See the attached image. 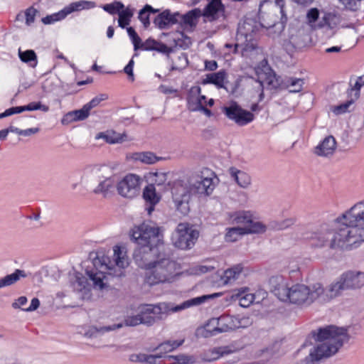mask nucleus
I'll list each match as a JSON object with an SVG mask.
<instances>
[{"mask_svg":"<svg viewBox=\"0 0 364 364\" xmlns=\"http://www.w3.org/2000/svg\"><path fill=\"white\" fill-rule=\"evenodd\" d=\"M101 267L106 270L97 272L95 269L86 270V274L89 279L92 282L95 289H103L107 286L109 277H121L124 276V271L128 266V259L123 253L119 247L115 246L114 248L112 261L107 257H102Z\"/></svg>","mask_w":364,"mask_h":364,"instance_id":"obj_3","label":"nucleus"},{"mask_svg":"<svg viewBox=\"0 0 364 364\" xmlns=\"http://www.w3.org/2000/svg\"><path fill=\"white\" fill-rule=\"evenodd\" d=\"M318 287H319L320 290L318 291L317 299H318L321 302H328L332 299L341 296L343 291L346 290L340 277L336 281L326 287L325 289L323 287L321 284L316 283V289Z\"/></svg>","mask_w":364,"mask_h":364,"instance_id":"obj_20","label":"nucleus"},{"mask_svg":"<svg viewBox=\"0 0 364 364\" xmlns=\"http://www.w3.org/2000/svg\"><path fill=\"white\" fill-rule=\"evenodd\" d=\"M73 285L75 290L81 291L88 285L87 279L82 274L77 272L75 274V281L73 282Z\"/></svg>","mask_w":364,"mask_h":364,"instance_id":"obj_43","label":"nucleus"},{"mask_svg":"<svg viewBox=\"0 0 364 364\" xmlns=\"http://www.w3.org/2000/svg\"><path fill=\"white\" fill-rule=\"evenodd\" d=\"M134 15L133 10L130 9L129 7H127L126 9H124L119 14V18H118V24L119 26L124 28L128 25H129L131 18Z\"/></svg>","mask_w":364,"mask_h":364,"instance_id":"obj_40","label":"nucleus"},{"mask_svg":"<svg viewBox=\"0 0 364 364\" xmlns=\"http://www.w3.org/2000/svg\"><path fill=\"white\" fill-rule=\"evenodd\" d=\"M141 323V320L139 316V313L135 316H127L124 319V325L127 326H136Z\"/></svg>","mask_w":364,"mask_h":364,"instance_id":"obj_56","label":"nucleus"},{"mask_svg":"<svg viewBox=\"0 0 364 364\" xmlns=\"http://www.w3.org/2000/svg\"><path fill=\"white\" fill-rule=\"evenodd\" d=\"M141 180L137 175L129 173L121 181H117V191L119 195L127 198H134L139 194Z\"/></svg>","mask_w":364,"mask_h":364,"instance_id":"obj_16","label":"nucleus"},{"mask_svg":"<svg viewBox=\"0 0 364 364\" xmlns=\"http://www.w3.org/2000/svg\"><path fill=\"white\" fill-rule=\"evenodd\" d=\"M168 248L164 244L138 245L134 250L133 258L139 267L147 271L159 259V256L161 252L166 251Z\"/></svg>","mask_w":364,"mask_h":364,"instance_id":"obj_8","label":"nucleus"},{"mask_svg":"<svg viewBox=\"0 0 364 364\" xmlns=\"http://www.w3.org/2000/svg\"><path fill=\"white\" fill-rule=\"evenodd\" d=\"M235 351V348L231 346L215 347L208 351L207 353L209 358H205V360L208 362L214 361L223 355L233 353Z\"/></svg>","mask_w":364,"mask_h":364,"instance_id":"obj_30","label":"nucleus"},{"mask_svg":"<svg viewBox=\"0 0 364 364\" xmlns=\"http://www.w3.org/2000/svg\"><path fill=\"white\" fill-rule=\"evenodd\" d=\"M23 112V106L12 107L6 109L4 112L0 114V119L11 116L14 114H20Z\"/></svg>","mask_w":364,"mask_h":364,"instance_id":"obj_57","label":"nucleus"},{"mask_svg":"<svg viewBox=\"0 0 364 364\" xmlns=\"http://www.w3.org/2000/svg\"><path fill=\"white\" fill-rule=\"evenodd\" d=\"M267 84L274 90L289 89L290 92H299L304 84V79L277 75L275 73L267 78Z\"/></svg>","mask_w":364,"mask_h":364,"instance_id":"obj_15","label":"nucleus"},{"mask_svg":"<svg viewBox=\"0 0 364 364\" xmlns=\"http://www.w3.org/2000/svg\"><path fill=\"white\" fill-rule=\"evenodd\" d=\"M123 326L124 324L122 323L99 327L92 326H89L88 328L85 331L83 335L84 336L89 338H96L100 335L105 333L106 332L121 328Z\"/></svg>","mask_w":364,"mask_h":364,"instance_id":"obj_27","label":"nucleus"},{"mask_svg":"<svg viewBox=\"0 0 364 364\" xmlns=\"http://www.w3.org/2000/svg\"><path fill=\"white\" fill-rule=\"evenodd\" d=\"M25 277H26L25 271L16 269L13 273L0 278V289L12 286L18 282L21 278Z\"/></svg>","mask_w":364,"mask_h":364,"instance_id":"obj_31","label":"nucleus"},{"mask_svg":"<svg viewBox=\"0 0 364 364\" xmlns=\"http://www.w3.org/2000/svg\"><path fill=\"white\" fill-rule=\"evenodd\" d=\"M18 56L22 62L29 64L31 67L35 68L37 65V55L34 50H26L25 51H21L19 49Z\"/></svg>","mask_w":364,"mask_h":364,"instance_id":"obj_39","label":"nucleus"},{"mask_svg":"<svg viewBox=\"0 0 364 364\" xmlns=\"http://www.w3.org/2000/svg\"><path fill=\"white\" fill-rule=\"evenodd\" d=\"M92 173L99 178L98 184L93 189V193L100 195L103 198H110L114 195L117 189V181L114 176H111V169L106 165H95L92 168Z\"/></svg>","mask_w":364,"mask_h":364,"instance_id":"obj_7","label":"nucleus"},{"mask_svg":"<svg viewBox=\"0 0 364 364\" xmlns=\"http://www.w3.org/2000/svg\"><path fill=\"white\" fill-rule=\"evenodd\" d=\"M364 85V76L359 77L353 88L350 90V94L354 92V98L357 99L359 96V91L361 87Z\"/></svg>","mask_w":364,"mask_h":364,"instance_id":"obj_58","label":"nucleus"},{"mask_svg":"<svg viewBox=\"0 0 364 364\" xmlns=\"http://www.w3.org/2000/svg\"><path fill=\"white\" fill-rule=\"evenodd\" d=\"M99 137L104 139L109 144H118L127 141V135L124 133L119 134L112 131L100 133Z\"/></svg>","mask_w":364,"mask_h":364,"instance_id":"obj_34","label":"nucleus"},{"mask_svg":"<svg viewBox=\"0 0 364 364\" xmlns=\"http://www.w3.org/2000/svg\"><path fill=\"white\" fill-rule=\"evenodd\" d=\"M77 119L75 117L73 111L68 112L66 114L63 116L61 119V122L63 124H68L73 122H77Z\"/></svg>","mask_w":364,"mask_h":364,"instance_id":"obj_63","label":"nucleus"},{"mask_svg":"<svg viewBox=\"0 0 364 364\" xmlns=\"http://www.w3.org/2000/svg\"><path fill=\"white\" fill-rule=\"evenodd\" d=\"M66 16H67V14L64 9L58 13H55V14L46 16V17L43 18L42 22L44 24H51L56 21L64 19Z\"/></svg>","mask_w":364,"mask_h":364,"instance_id":"obj_44","label":"nucleus"},{"mask_svg":"<svg viewBox=\"0 0 364 364\" xmlns=\"http://www.w3.org/2000/svg\"><path fill=\"white\" fill-rule=\"evenodd\" d=\"M355 98H351L347 102L332 107L331 111L336 115L349 112V107L353 104Z\"/></svg>","mask_w":364,"mask_h":364,"instance_id":"obj_46","label":"nucleus"},{"mask_svg":"<svg viewBox=\"0 0 364 364\" xmlns=\"http://www.w3.org/2000/svg\"><path fill=\"white\" fill-rule=\"evenodd\" d=\"M241 326L239 319L229 315H222L218 318H213L205 325V329L211 336L228 332Z\"/></svg>","mask_w":364,"mask_h":364,"instance_id":"obj_14","label":"nucleus"},{"mask_svg":"<svg viewBox=\"0 0 364 364\" xmlns=\"http://www.w3.org/2000/svg\"><path fill=\"white\" fill-rule=\"evenodd\" d=\"M127 33L129 36V38L132 40V42L134 45V50H137L139 49V44L141 41V39L137 34V33L135 31L134 28L132 27H127Z\"/></svg>","mask_w":364,"mask_h":364,"instance_id":"obj_49","label":"nucleus"},{"mask_svg":"<svg viewBox=\"0 0 364 364\" xmlns=\"http://www.w3.org/2000/svg\"><path fill=\"white\" fill-rule=\"evenodd\" d=\"M336 147L335 138L330 135L325 137L323 141L315 147L314 153L321 156L332 155Z\"/></svg>","mask_w":364,"mask_h":364,"instance_id":"obj_26","label":"nucleus"},{"mask_svg":"<svg viewBox=\"0 0 364 364\" xmlns=\"http://www.w3.org/2000/svg\"><path fill=\"white\" fill-rule=\"evenodd\" d=\"M364 200L355 203L348 210L338 218V221H344L348 226L341 230V235L351 236L352 240L364 242Z\"/></svg>","mask_w":364,"mask_h":364,"instance_id":"obj_6","label":"nucleus"},{"mask_svg":"<svg viewBox=\"0 0 364 364\" xmlns=\"http://www.w3.org/2000/svg\"><path fill=\"white\" fill-rule=\"evenodd\" d=\"M95 6V3L94 1L81 0L70 4L69 6L65 8V10L66 11L67 15H68L69 14L73 11H78L82 9H92Z\"/></svg>","mask_w":364,"mask_h":364,"instance_id":"obj_35","label":"nucleus"},{"mask_svg":"<svg viewBox=\"0 0 364 364\" xmlns=\"http://www.w3.org/2000/svg\"><path fill=\"white\" fill-rule=\"evenodd\" d=\"M261 27L262 24L252 18H247L242 23L239 24L237 40L245 39L244 51L249 52L256 49L257 44L255 42V36Z\"/></svg>","mask_w":364,"mask_h":364,"instance_id":"obj_11","label":"nucleus"},{"mask_svg":"<svg viewBox=\"0 0 364 364\" xmlns=\"http://www.w3.org/2000/svg\"><path fill=\"white\" fill-rule=\"evenodd\" d=\"M202 16V11L200 9H194L184 15L179 14L178 16V23L182 26H196L197 19Z\"/></svg>","mask_w":364,"mask_h":364,"instance_id":"obj_28","label":"nucleus"},{"mask_svg":"<svg viewBox=\"0 0 364 364\" xmlns=\"http://www.w3.org/2000/svg\"><path fill=\"white\" fill-rule=\"evenodd\" d=\"M130 237L137 245L164 244L159 236V228L146 223L134 226L130 232Z\"/></svg>","mask_w":364,"mask_h":364,"instance_id":"obj_9","label":"nucleus"},{"mask_svg":"<svg viewBox=\"0 0 364 364\" xmlns=\"http://www.w3.org/2000/svg\"><path fill=\"white\" fill-rule=\"evenodd\" d=\"M231 177L235 181L239 186L243 188H248L252 182L251 176L245 171L231 167L229 169Z\"/></svg>","mask_w":364,"mask_h":364,"instance_id":"obj_29","label":"nucleus"},{"mask_svg":"<svg viewBox=\"0 0 364 364\" xmlns=\"http://www.w3.org/2000/svg\"><path fill=\"white\" fill-rule=\"evenodd\" d=\"M37 13V11L33 8H29L26 10L25 13L26 16V22L27 25H30L33 23L35 21V16Z\"/></svg>","mask_w":364,"mask_h":364,"instance_id":"obj_61","label":"nucleus"},{"mask_svg":"<svg viewBox=\"0 0 364 364\" xmlns=\"http://www.w3.org/2000/svg\"><path fill=\"white\" fill-rule=\"evenodd\" d=\"M336 221L340 223L337 230L333 232L328 225L322 224L314 230H306L301 232V238L308 240L311 245L314 247H323L328 246L331 249L334 248H348V247H357L361 242L360 241H353L352 237L349 235L344 237L341 235V230L348 227L344 221Z\"/></svg>","mask_w":364,"mask_h":364,"instance_id":"obj_2","label":"nucleus"},{"mask_svg":"<svg viewBox=\"0 0 364 364\" xmlns=\"http://www.w3.org/2000/svg\"><path fill=\"white\" fill-rule=\"evenodd\" d=\"M166 364H193L195 358L193 356L185 354H179L177 355H165Z\"/></svg>","mask_w":364,"mask_h":364,"instance_id":"obj_33","label":"nucleus"},{"mask_svg":"<svg viewBox=\"0 0 364 364\" xmlns=\"http://www.w3.org/2000/svg\"><path fill=\"white\" fill-rule=\"evenodd\" d=\"M136 161H139L146 164H154L158 161L160 158L150 151L135 153L133 156Z\"/></svg>","mask_w":364,"mask_h":364,"instance_id":"obj_38","label":"nucleus"},{"mask_svg":"<svg viewBox=\"0 0 364 364\" xmlns=\"http://www.w3.org/2000/svg\"><path fill=\"white\" fill-rule=\"evenodd\" d=\"M159 257V259L146 272L145 280L150 286L171 282L176 274L177 262L171 248L162 252Z\"/></svg>","mask_w":364,"mask_h":364,"instance_id":"obj_5","label":"nucleus"},{"mask_svg":"<svg viewBox=\"0 0 364 364\" xmlns=\"http://www.w3.org/2000/svg\"><path fill=\"white\" fill-rule=\"evenodd\" d=\"M343 8L350 11H357L359 9L361 0H338Z\"/></svg>","mask_w":364,"mask_h":364,"instance_id":"obj_52","label":"nucleus"},{"mask_svg":"<svg viewBox=\"0 0 364 364\" xmlns=\"http://www.w3.org/2000/svg\"><path fill=\"white\" fill-rule=\"evenodd\" d=\"M147 9H151V6L146 4L143 9L139 11L138 16L145 28H147L150 26L149 14L147 12Z\"/></svg>","mask_w":364,"mask_h":364,"instance_id":"obj_47","label":"nucleus"},{"mask_svg":"<svg viewBox=\"0 0 364 364\" xmlns=\"http://www.w3.org/2000/svg\"><path fill=\"white\" fill-rule=\"evenodd\" d=\"M134 64V60L131 59L128 64L124 68V72L128 75L129 79L132 82L134 80V76L133 73Z\"/></svg>","mask_w":364,"mask_h":364,"instance_id":"obj_62","label":"nucleus"},{"mask_svg":"<svg viewBox=\"0 0 364 364\" xmlns=\"http://www.w3.org/2000/svg\"><path fill=\"white\" fill-rule=\"evenodd\" d=\"M239 299V304L242 307H248L251 304L253 303L255 296L252 294H238L237 295Z\"/></svg>","mask_w":364,"mask_h":364,"instance_id":"obj_48","label":"nucleus"},{"mask_svg":"<svg viewBox=\"0 0 364 364\" xmlns=\"http://www.w3.org/2000/svg\"><path fill=\"white\" fill-rule=\"evenodd\" d=\"M237 223H245L246 225L244 228H235L231 231H241L244 234H261L267 230V226L263 223L257 221H254L250 219L247 213H239L234 219Z\"/></svg>","mask_w":364,"mask_h":364,"instance_id":"obj_18","label":"nucleus"},{"mask_svg":"<svg viewBox=\"0 0 364 364\" xmlns=\"http://www.w3.org/2000/svg\"><path fill=\"white\" fill-rule=\"evenodd\" d=\"M178 61L181 62V65L177 66V65L173 64L170 69L171 71H173V70L181 71L188 66V60L187 55L186 54L182 53L181 55H179L178 57Z\"/></svg>","mask_w":364,"mask_h":364,"instance_id":"obj_55","label":"nucleus"},{"mask_svg":"<svg viewBox=\"0 0 364 364\" xmlns=\"http://www.w3.org/2000/svg\"><path fill=\"white\" fill-rule=\"evenodd\" d=\"M178 16H179L178 12L171 13L169 9H166L155 17L153 23L159 29H168L178 23Z\"/></svg>","mask_w":364,"mask_h":364,"instance_id":"obj_24","label":"nucleus"},{"mask_svg":"<svg viewBox=\"0 0 364 364\" xmlns=\"http://www.w3.org/2000/svg\"><path fill=\"white\" fill-rule=\"evenodd\" d=\"M24 111H34V110H42L43 112H48L49 107L47 105H42L41 102H32L27 105L23 106Z\"/></svg>","mask_w":364,"mask_h":364,"instance_id":"obj_50","label":"nucleus"},{"mask_svg":"<svg viewBox=\"0 0 364 364\" xmlns=\"http://www.w3.org/2000/svg\"><path fill=\"white\" fill-rule=\"evenodd\" d=\"M340 278L346 290L358 289L364 286L363 272L348 271L343 273Z\"/></svg>","mask_w":364,"mask_h":364,"instance_id":"obj_23","label":"nucleus"},{"mask_svg":"<svg viewBox=\"0 0 364 364\" xmlns=\"http://www.w3.org/2000/svg\"><path fill=\"white\" fill-rule=\"evenodd\" d=\"M311 334L316 341L323 342L316 348H314L306 358V363L309 361H318L323 358H328L336 354L343 346L345 342H348L350 336L348 330L344 327L336 326H327L311 331Z\"/></svg>","mask_w":364,"mask_h":364,"instance_id":"obj_1","label":"nucleus"},{"mask_svg":"<svg viewBox=\"0 0 364 364\" xmlns=\"http://www.w3.org/2000/svg\"><path fill=\"white\" fill-rule=\"evenodd\" d=\"M208 4L202 11V16L209 21L224 19L225 18V8L221 0H208Z\"/></svg>","mask_w":364,"mask_h":364,"instance_id":"obj_22","label":"nucleus"},{"mask_svg":"<svg viewBox=\"0 0 364 364\" xmlns=\"http://www.w3.org/2000/svg\"><path fill=\"white\" fill-rule=\"evenodd\" d=\"M215 296V294H208L192 298L171 309H169L166 303H160L157 305L143 304L138 309L139 316H140L142 324L151 326L157 320L163 319L170 311L176 312L191 306H199Z\"/></svg>","mask_w":364,"mask_h":364,"instance_id":"obj_4","label":"nucleus"},{"mask_svg":"<svg viewBox=\"0 0 364 364\" xmlns=\"http://www.w3.org/2000/svg\"><path fill=\"white\" fill-rule=\"evenodd\" d=\"M146 355L144 353H133L129 355V360L134 363H146Z\"/></svg>","mask_w":364,"mask_h":364,"instance_id":"obj_64","label":"nucleus"},{"mask_svg":"<svg viewBox=\"0 0 364 364\" xmlns=\"http://www.w3.org/2000/svg\"><path fill=\"white\" fill-rule=\"evenodd\" d=\"M108 98L107 95L100 94V95L94 97L90 102L85 104V106L90 112L92 108L97 107L102 101L105 100Z\"/></svg>","mask_w":364,"mask_h":364,"instance_id":"obj_54","label":"nucleus"},{"mask_svg":"<svg viewBox=\"0 0 364 364\" xmlns=\"http://www.w3.org/2000/svg\"><path fill=\"white\" fill-rule=\"evenodd\" d=\"M225 78V72L220 70L218 73L207 75L204 83H210L216 85L219 88L224 87V80Z\"/></svg>","mask_w":364,"mask_h":364,"instance_id":"obj_37","label":"nucleus"},{"mask_svg":"<svg viewBox=\"0 0 364 364\" xmlns=\"http://www.w3.org/2000/svg\"><path fill=\"white\" fill-rule=\"evenodd\" d=\"M242 271V267L240 264L235 265L224 272L222 279L225 284L232 283L239 277Z\"/></svg>","mask_w":364,"mask_h":364,"instance_id":"obj_36","label":"nucleus"},{"mask_svg":"<svg viewBox=\"0 0 364 364\" xmlns=\"http://www.w3.org/2000/svg\"><path fill=\"white\" fill-rule=\"evenodd\" d=\"M143 198L146 203H159V198L156 196V189L154 185H148L144 188L143 191Z\"/></svg>","mask_w":364,"mask_h":364,"instance_id":"obj_41","label":"nucleus"},{"mask_svg":"<svg viewBox=\"0 0 364 364\" xmlns=\"http://www.w3.org/2000/svg\"><path fill=\"white\" fill-rule=\"evenodd\" d=\"M73 113L77 121H82L88 117L90 112L84 105L82 109L74 110Z\"/></svg>","mask_w":364,"mask_h":364,"instance_id":"obj_59","label":"nucleus"},{"mask_svg":"<svg viewBox=\"0 0 364 364\" xmlns=\"http://www.w3.org/2000/svg\"><path fill=\"white\" fill-rule=\"evenodd\" d=\"M294 223V220L292 218L285 219L281 221L274 220L269 223L270 229L274 230H282L287 229Z\"/></svg>","mask_w":364,"mask_h":364,"instance_id":"obj_42","label":"nucleus"},{"mask_svg":"<svg viewBox=\"0 0 364 364\" xmlns=\"http://www.w3.org/2000/svg\"><path fill=\"white\" fill-rule=\"evenodd\" d=\"M319 16V11L316 8H312L308 11L306 14V18L309 23H315Z\"/></svg>","mask_w":364,"mask_h":364,"instance_id":"obj_60","label":"nucleus"},{"mask_svg":"<svg viewBox=\"0 0 364 364\" xmlns=\"http://www.w3.org/2000/svg\"><path fill=\"white\" fill-rule=\"evenodd\" d=\"M165 355L161 353L156 355H146V363L148 364H166V360L164 358Z\"/></svg>","mask_w":364,"mask_h":364,"instance_id":"obj_51","label":"nucleus"},{"mask_svg":"<svg viewBox=\"0 0 364 364\" xmlns=\"http://www.w3.org/2000/svg\"><path fill=\"white\" fill-rule=\"evenodd\" d=\"M173 200L178 211L186 215L188 213L191 194L187 187L183 185L176 186L172 188Z\"/></svg>","mask_w":364,"mask_h":364,"instance_id":"obj_19","label":"nucleus"},{"mask_svg":"<svg viewBox=\"0 0 364 364\" xmlns=\"http://www.w3.org/2000/svg\"><path fill=\"white\" fill-rule=\"evenodd\" d=\"M159 45V41L149 38L146 40L144 43L141 41L139 44V49L144 50H154L156 47Z\"/></svg>","mask_w":364,"mask_h":364,"instance_id":"obj_53","label":"nucleus"},{"mask_svg":"<svg viewBox=\"0 0 364 364\" xmlns=\"http://www.w3.org/2000/svg\"><path fill=\"white\" fill-rule=\"evenodd\" d=\"M270 291L281 301H288L290 287L281 276L272 277L269 279Z\"/></svg>","mask_w":364,"mask_h":364,"instance_id":"obj_21","label":"nucleus"},{"mask_svg":"<svg viewBox=\"0 0 364 364\" xmlns=\"http://www.w3.org/2000/svg\"><path fill=\"white\" fill-rule=\"evenodd\" d=\"M124 9V5L120 1H114L112 4H105L103 9L109 14L114 15L119 14Z\"/></svg>","mask_w":364,"mask_h":364,"instance_id":"obj_45","label":"nucleus"},{"mask_svg":"<svg viewBox=\"0 0 364 364\" xmlns=\"http://www.w3.org/2000/svg\"><path fill=\"white\" fill-rule=\"evenodd\" d=\"M200 92V86H193L191 88L187 97L188 108L192 112L201 111L210 117L213 115L211 110L204 107L200 102H195V96L199 95Z\"/></svg>","mask_w":364,"mask_h":364,"instance_id":"obj_25","label":"nucleus"},{"mask_svg":"<svg viewBox=\"0 0 364 364\" xmlns=\"http://www.w3.org/2000/svg\"><path fill=\"white\" fill-rule=\"evenodd\" d=\"M319 287L316 289V284L306 286L304 284H296L290 287L288 301L298 306H309L318 298Z\"/></svg>","mask_w":364,"mask_h":364,"instance_id":"obj_10","label":"nucleus"},{"mask_svg":"<svg viewBox=\"0 0 364 364\" xmlns=\"http://www.w3.org/2000/svg\"><path fill=\"white\" fill-rule=\"evenodd\" d=\"M223 112L230 120L234 121L239 126H245L254 119V114L247 110L243 109L236 102H231L229 106L223 108Z\"/></svg>","mask_w":364,"mask_h":364,"instance_id":"obj_17","label":"nucleus"},{"mask_svg":"<svg viewBox=\"0 0 364 364\" xmlns=\"http://www.w3.org/2000/svg\"><path fill=\"white\" fill-rule=\"evenodd\" d=\"M184 343V340H167L164 342L161 343L156 348V350H159L160 353L163 355L167 353L171 352L175 349L178 348Z\"/></svg>","mask_w":364,"mask_h":364,"instance_id":"obj_32","label":"nucleus"},{"mask_svg":"<svg viewBox=\"0 0 364 364\" xmlns=\"http://www.w3.org/2000/svg\"><path fill=\"white\" fill-rule=\"evenodd\" d=\"M198 232L192 229L188 223H179L173 233V245L181 250L191 249L198 237Z\"/></svg>","mask_w":364,"mask_h":364,"instance_id":"obj_12","label":"nucleus"},{"mask_svg":"<svg viewBox=\"0 0 364 364\" xmlns=\"http://www.w3.org/2000/svg\"><path fill=\"white\" fill-rule=\"evenodd\" d=\"M218 180L215 173L206 169L202 175L197 177L193 182L190 183L188 191L190 194L210 196L215 188Z\"/></svg>","mask_w":364,"mask_h":364,"instance_id":"obj_13","label":"nucleus"}]
</instances>
